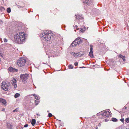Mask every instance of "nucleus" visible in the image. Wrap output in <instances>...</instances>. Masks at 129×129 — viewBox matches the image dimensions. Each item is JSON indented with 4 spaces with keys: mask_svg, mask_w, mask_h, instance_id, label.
<instances>
[{
    "mask_svg": "<svg viewBox=\"0 0 129 129\" xmlns=\"http://www.w3.org/2000/svg\"><path fill=\"white\" fill-rule=\"evenodd\" d=\"M74 57H80L82 56V54H79V53H75Z\"/></svg>",
    "mask_w": 129,
    "mask_h": 129,
    "instance_id": "obj_13",
    "label": "nucleus"
},
{
    "mask_svg": "<svg viewBox=\"0 0 129 129\" xmlns=\"http://www.w3.org/2000/svg\"><path fill=\"white\" fill-rule=\"evenodd\" d=\"M71 54L74 57L75 53H74L73 52H72L71 53Z\"/></svg>",
    "mask_w": 129,
    "mask_h": 129,
    "instance_id": "obj_29",
    "label": "nucleus"
},
{
    "mask_svg": "<svg viewBox=\"0 0 129 129\" xmlns=\"http://www.w3.org/2000/svg\"><path fill=\"white\" fill-rule=\"evenodd\" d=\"M83 3L87 4V5H89L92 2L91 0H83Z\"/></svg>",
    "mask_w": 129,
    "mask_h": 129,
    "instance_id": "obj_10",
    "label": "nucleus"
},
{
    "mask_svg": "<svg viewBox=\"0 0 129 129\" xmlns=\"http://www.w3.org/2000/svg\"><path fill=\"white\" fill-rule=\"evenodd\" d=\"M101 124L99 123V126H101Z\"/></svg>",
    "mask_w": 129,
    "mask_h": 129,
    "instance_id": "obj_39",
    "label": "nucleus"
},
{
    "mask_svg": "<svg viewBox=\"0 0 129 129\" xmlns=\"http://www.w3.org/2000/svg\"><path fill=\"white\" fill-rule=\"evenodd\" d=\"M75 16H76V19L78 20L82 19V17L81 16V15L80 14H78L77 15H75Z\"/></svg>",
    "mask_w": 129,
    "mask_h": 129,
    "instance_id": "obj_12",
    "label": "nucleus"
},
{
    "mask_svg": "<svg viewBox=\"0 0 129 129\" xmlns=\"http://www.w3.org/2000/svg\"><path fill=\"white\" fill-rule=\"evenodd\" d=\"M4 41L5 42H7V40L6 38H5L4 39Z\"/></svg>",
    "mask_w": 129,
    "mask_h": 129,
    "instance_id": "obj_25",
    "label": "nucleus"
},
{
    "mask_svg": "<svg viewBox=\"0 0 129 129\" xmlns=\"http://www.w3.org/2000/svg\"><path fill=\"white\" fill-rule=\"evenodd\" d=\"M98 128V127L96 126V128H95V129H97Z\"/></svg>",
    "mask_w": 129,
    "mask_h": 129,
    "instance_id": "obj_41",
    "label": "nucleus"
},
{
    "mask_svg": "<svg viewBox=\"0 0 129 129\" xmlns=\"http://www.w3.org/2000/svg\"><path fill=\"white\" fill-rule=\"evenodd\" d=\"M12 81V85L13 86L14 88L15 89L17 87L16 84V80L15 78H13Z\"/></svg>",
    "mask_w": 129,
    "mask_h": 129,
    "instance_id": "obj_8",
    "label": "nucleus"
},
{
    "mask_svg": "<svg viewBox=\"0 0 129 129\" xmlns=\"http://www.w3.org/2000/svg\"><path fill=\"white\" fill-rule=\"evenodd\" d=\"M33 95L34 96V98H35V99H36V105H37L39 103V100L38 96H37L36 94H33Z\"/></svg>",
    "mask_w": 129,
    "mask_h": 129,
    "instance_id": "obj_9",
    "label": "nucleus"
},
{
    "mask_svg": "<svg viewBox=\"0 0 129 129\" xmlns=\"http://www.w3.org/2000/svg\"><path fill=\"white\" fill-rule=\"evenodd\" d=\"M10 86V83L8 82L3 81L2 83L1 87L3 90L6 91L8 90V87Z\"/></svg>",
    "mask_w": 129,
    "mask_h": 129,
    "instance_id": "obj_7",
    "label": "nucleus"
},
{
    "mask_svg": "<svg viewBox=\"0 0 129 129\" xmlns=\"http://www.w3.org/2000/svg\"><path fill=\"white\" fill-rule=\"evenodd\" d=\"M48 114V116L49 117H51L52 116V114L51 113H49Z\"/></svg>",
    "mask_w": 129,
    "mask_h": 129,
    "instance_id": "obj_24",
    "label": "nucleus"
},
{
    "mask_svg": "<svg viewBox=\"0 0 129 129\" xmlns=\"http://www.w3.org/2000/svg\"><path fill=\"white\" fill-rule=\"evenodd\" d=\"M36 114L38 116H40V114H38L37 113Z\"/></svg>",
    "mask_w": 129,
    "mask_h": 129,
    "instance_id": "obj_33",
    "label": "nucleus"
},
{
    "mask_svg": "<svg viewBox=\"0 0 129 129\" xmlns=\"http://www.w3.org/2000/svg\"><path fill=\"white\" fill-rule=\"evenodd\" d=\"M26 62V60L24 58L21 57L17 60V65L19 67H21L25 65Z\"/></svg>",
    "mask_w": 129,
    "mask_h": 129,
    "instance_id": "obj_3",
    "label": "nucleus"
},
{
    "mask_svg": "<svg viewBox=\"0 0 129 129\" xmlns=\"http://www.w3.org/2000/svg\"><path fill=\"white\" fill-rule=\"evenodd\" d=\"M5 110V109L4 108H3L2 109V111H4Z\"/></svg>",
    "mask_w": 129,
    "mask_h": 129,
    "instance_id": "obj_35",
    "label": "nucleus"
},
{
    "mask_svg": "<svg viewBox=\"0 0 129 129\" xmlns=\"http://www.w3.org/2000/svg\"><path fill=\"white\" fill-rule=\"evenodd\" d=\"M120 121H121L122 122H124V119L123 118L122 119H120Z\"/></svg>",
    "mask_w": 129,
    "mask_h": 129,
    "instance_id": "obj_28",
    "label": "nucleus"
},
{
    "mask_svg": "<svg viewBox=\"0 0 129 129\" xmlns=\"http://www.w3.org/2000/svg\"><path fill=\"white\" fill-rule=\"evenodd\" d=\"M36 123V120L34 119H32L31 121V124L33 126H34Z\"/></svg>",
    "mask_w": 129,
    "mask_h": 129,
    "instance_id": "obj_15",
    "label": "nucleus"
},
{
    "mask_svg": "<svg viewBox=\"0 0 129 129\" xmlns=\"http://www.w3.org/2000/svg\"><path fill=\"white\" fill-rule=\"evenodd\" d=\"M125 109H126L127 108L126 107H124Z\"/></svg>",
    "mask_w": 129,
    "mask_h": 129,
    "instance_id": "obj_40",
    "label": "nucleus"
},
{
    "mask_svg": "<svg viewBox=\"0 0 129 129\" xmlns=\"http://www.w3.org/2000/svg\"><path fill=\"white\" fill-rule=\"evenodd\" d=\"M10 128H12V125H10Z\"/></svg>",
    "mask_w": 129,
    "mask_h": 129,
    "instance_id": "obj_37",
    "label": "nucleus"
},
{
    "mask_svg": "<svg viewBox=\"0 0 129 129\" xmlns=\"http://www.w3.org/2000/svg\"><path fill=\"white\" fill-rule=\"evenodd\" d=\"M125 122L127 123H129V118H127L125 119Z\"/></svg>",
    "mask_w": 129,
    "mask_h": 129,
    "instance_id": "obj_21",
    "label": "nucleus"
},
{
    "mask_svg": "<svg viewBox=\"0 0 129 129\" xmlns=\"http://www.w3.org/2000/svg\"><path fill=\"white\" fill-rule=\"evenodd\" d=\"M90 47V51H93V46L91 45Z\"/></svg>",
    "mask_w": 129,
    "mask_h": 129,
    "instance_id": "obj_23",
    "label": "nucleus"
},
{
    "mask_svg": "<svg viewBox=\"0 0 129 129\" xmlns=\"http://www.w3.org/2000/svg\"><path fill=\"white\" fill-rule=\"evenodd\" d=\"M2 102L4 104H6V101L5 100H4V99H2Z\"/></svg>",
    "mask_w": 129,
    "mask_h": 129,
    "instance_id": "obj_20",
    "label": "nucleus"
},
{
    "mask_svg": "<svg viewBox=\"0 0 129 129\" xmlns=\"http://www.w3.org/2000/svg\"><path fill=\"white\" fill-rule=\"evenodd\" d=\"M7 11L8 13H9L11 11V9L10 8H8L7 9Z\"/></svg>",
    "mask_w": 129,
    "mask_h": 129,
    "instance_id": "obj_18",
    "label": "nucleus"
},
{
    "mask_svg": "<svg viewBox=\"0 0 129 129\" xmlns=\"http://www.w3.org/2000/svg\"><path fill=\"white\" fill-rule=\"evenodd\" d=\"M59 121H61V120H59Z\"/></svg>",
    "mask_w": 129,
    "mask_h": 129,
    "instance_id": "obj_45",
    "label": "nucleus"
},
{
    "mask_svg": "<svg viewBox=\"0 0 129 129\" xmlns=\"http://www.w3.org/2000/svg\"><path fill=\"white\" fill-rule=\"evenodd\" d=\"M69 67L70 69H72L73 68V66L71 64L69 66Z\"/></svg>",
    "mask_w": 129,
    "mask_h": 129,
    "instance_id": "obj_22",
    "label": "nucleus"
},
{
    "mask_svg": "<svg viewBox=\"0 0 129 129\" xmlns=\"http://www.w3.org/2000/svg\"><path fill=\"white\" fill-rule=\"evenodd\" d=\"M28 124H25L24 126V127H27L28 126Z\"/></svg>",
    "mask_w": 129,
    "mask_h": 129,
    "instance_id": "obj_30",
    "label": "nucleus"
},
{
    "mask_svg": "<svg viewBox=\"0 0 129 129\" xmlns=\"http://www.w3.org/2000/svg\"><path fill=\"white\" fill-rule=\"evenodd\" d=\"M85 68V67H80V68Z\"/></svg>",
    "mask_w": 129,
    "mask_h": 129,
    "instance_id": "obj_38",
    "label": "nucleus"
},
{
    "mask_svg": "<svg viewBox=\"0 0 129 129\" xmlns=\"http://www.w3.org/2000/svg\"><path fill=\"white\" fill-rule=\"evenodd\" d=\"M39 36L41 38L44 39L45 40L48 41L50 40L53 37V35L50 32L46 30L43 31H42Z\"/></svg>",
    "mask_w": 129,
    "mask_h": 129,
    "instance_id": "obj_2",
    "label": "nucleus"
},
{
    "mask_svg": "<svg viewBox=\"0 0 129 129\" xmlns=\"http://www.w3.org/2000/svg\"><path fill=\"white\" fill-rule=\"evenodd\" d=\"M8 69L9 71L12 72H14L15 71L17 72L18 71V70L13 68L11 67H9Z\"/></svg>",
    "mask_w": 129,
    "mask_h": 129,
    "instance_id": "obj_11",
    "label": "nucleus"
},
{
    "mask_svg": "<svg viewBox=\"0 0 129 129\" xmlns=\"http://www.w3.org/2000/svg\"><path fill=\"white\" fill-rule=\"evenodd\" d=\"M0 21H1V22H3L2 21V20H1Z\"/></svg>",
    "mask_w": 129,
    "mask_h": 129,
    "instance_id": "obj_43",
    "label": "nucleus"
},
{
    "mask_svg": "<svg viewBox=\"0 0 129 129\" xmlns=\"http://www.w3.org/2000/svg\"><path fill=\"white\" fill-rule=\"evenodd\" d=\"M118 56L119 57L121 58H122L123 60L124 61H125V56H123L121 54H120Z\"/></svg>",
    "mask_w": 129,
    "mask_h": 129,
    "instance_id": "obj_14",
    "label": "nucleus"
},
{
    "mask_svg": "<svg viewBox=\"0 0 129 129\" xmlns=\"http://www.w3.org/2000/svg\"><path fill=\"white\" fill-rule=\"evenodd\" d=\"M20 95L19 94L17 93H16L14 95V97L15 98H17L18 97H19Z\"/></svg>",
    "mask_w": 129,
    "mask_h": 129,
    "instance_id": "obj_17",
    "label": "nucleus"
},
{
    "mask_svg": "<svg viewBox=\"0 0 129 129\" xmlns=\"http://www.w3.org/2000/svg\"><path fill=\"white\" fill-rule=\"evenodd\" d=\"M89 56L91 58L93 57V51H90L89 54Z\"/></svg>",
    "mask_w": 129,
    "mask_h": 129,
    "instance_id": "obj_16",
    "label": "nucleus"
},
{
    "mask_svg": "<svg viewBox=\"0 0 129 129\" xmlns=\"http://www.w3.org/2000/svg\"><path fill=\"white\" fill-rule=\"evenodd\" d=\"M117 119L116 118H113L112 119V121L114 122H116L117 121Z\"/></svg>",
    "mask_w": 129,
    "mask_h": 129,
    "instance_id": "obj_19",
    "label": "nucleus"
},
{
    "mask_svg": "<svg viewBox=\"0 0 129 129\" xmlns=\"http://www.w3.org/2000/svg\"><path fill=\"white\" fill-rule=\"evenodd\" d=\"M105 119L104 121L106 122L107 121H108V120L107 119Z\"/></svg>",
    "mask_w": 129,
    "mask_h": 129,
    "instance_id": "obj_31",
    "label": "nucleus"
},
{
    "mask_svg": "<svg viewBox=\"0 0 129 129\" xmlns=\"http://www.w3.org/2000/svg\"><path fill=\"white\" fill-rule=\"evenodd\" d=\"M43 64H44V63H43ZM44 64H47V63H44Z\"/></svg>",
    "mask_w": 129,
    "mask_h": 129,
    "instance_id": "obj_42",
    "label": "nucleus"
},
{
    "mask_svg": "<svg viewBox=\"0 0 129 129\" xmlns=\"http://www.w3.org/2000/svg\"><path fill=\"white\" fill-rule=\"evenodd\" d=\"M47 112H48V113L49 112V111H47Z\"/></svg>",
    "mask_w": 129,
    "mask_h": 129,
    "instance_id": "obj_44",
    "label": "nucleus"
},
{
    "mask_svg": "<svg viewBox=\"0 0 129 129\" xmlns=\"http://www.w3.org/2000/svg\"><path fill=\"white\" fill-rule=\"evenodd\" d=\"M83 38L81 39L80 37H78L76 38L75 40L71 44L72 46H75L77 45H79L80 44L82 43Z\"/></svg>",
    "mask_w": 129,
    "mask_h": 129,
    "instance_id": "obj_4",
    "label": "nucleus"
},
{
    "mask_svg": "<svg viewBox=\"0 0 129 129\" xmlns=\"http://www.w3.org/2000/svg\"><path fill=\"white\" fill-rule=\"evenodd\" d=\"M100 114H101L102 116V118H109L111 116V114L110 113V112L108 110L102 111L101 113H100Z\"/></svg>",
    "mask_w": 129,
    "mask_h": 129,
    "instance_id": "obj_6",
    "label": "nucleus"
},
{
    "mask_svg": "<svg viewBox=\"0 0 129 129\" xmlns=\"http://www.w3.org/2000/svg\"><path fill=\"white\" fill-rule=\"evenodd\" d=\"M4 8L3 7H1L0 8V10L2 9H4Z\"/></svg>",
    "mask_w": 129,
    "mask_h": 129,
    "instance_id": "obj_34",
    "label": "nucleus"
},
{
    "mask_svg": "<svg viewBox=\"0 0 129 129\" xmlns=\"http://www.w3.org/2000/svg\"><path fill=\"white\" fill-rule=\"evenodd\" d=\"M78 64V62H76L75 63L74 65L75 66H77Z\"/></svg>",
    "mask_w": 129,
    "mask_h": 129,
    "instance_id": "obj_26",
    "label": "nucleus"
},
{
    "mask_svg": "<svg viewBox=\"0 0 129 129\" xmlns=\"http://www.w3.org/2000/svg\"><path fill=\"white\" fill-rule=\"evenodd\" d=\"M14 39L16 43L19 44H21L25 41V34L23 32L17 33L14 35Z\"/></svg>",
    "mask_w": 129,
    "mask_h": 129,
    "instance_id": "obj_1",
    "label": "nucleus"
},
{
    "mask_svg": "<svg viewBox=\"0 0 129 129\" xmlns=\"http://www.w3.org/2000/svg\"><path fill=\"white\" fill-rule=\"evenodd\" d=\"M73 26L74 27V29H76V28H77V26L76 25H74Z\"/></svg>",
    "mask_w": 129,
    "mask_h": 129,
    "instance_id": "obj_27",
    "label": "nucleus"
},
{
    "mask_svg": "<svg viewBox=\"0 0 129 129\" xmlns=\"http://www.w3.org/2000/svg\"><path fill=\"white\" fill-rule=\"evenodd\" d=\"M17 110L16 109H15V110H14L13 111V112H17Z\"/></svg>",
    "mask_w": 129,
    "mask_h": 129,
    "instance_id": "obj_32",
    "label": "nucleus"
},
{
    "mask_svg": "<svg viewBox=\"0 0 129 129\" xmlns=\"http://www.w3.org/2000/svg\"><path fill=\"white\" fill-rule=\"evenodd\" d=\"M29 77V74H28L25 73L20 75L21 80L24 84H25L27 82Z\"/></svg>",
    "mask_w": 129,
    "mask_h": 129,
    "instance_id": "obj_5",
    "label": "nucleus"
},
{
    "mask_svg": "<svg viewBox=\"0 0 129 129\" xmlns=\"http://www.w3.org/2000/svg\"><path fill=\"white\" fill-rule=\"evenodd\" d=\"M27 98H30V95H29V96L28 95V96H27Z\"/></svg>",
    "mask_w": 129,
    "mask_h": 129,
    "instance_id": "obj_36",
    "label": "nucleus"
}]
</instances>
